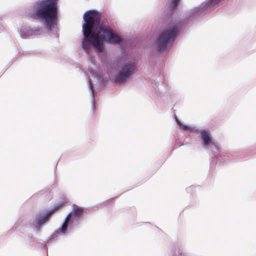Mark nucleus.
<instances>
[{
  "instance_id": "12",
  "label": "nucleus",
  "mask_w": 256,
  "mask_h": 256,
  "mask_svg": "<svg viewBox=\"0 0 256 256\" xmlns=\"http://www.w3.org/2000/svg\"><path fill=\"white\" fill-rule=\"evenodd\" d=\"M184 246V244L182 240L176 241L170 248L168 256H196V254L186 252L183 248Z\"/></svg>"
},
{
  "instance_id": "23",
  "label": "nucleus",
  "mask_w": 256,
  "mask_h": 256,
  "mask_svg": "<svg viewBox=\"0 0 256 256\" xmlns=\"http://www.w3.org/2000/svg\"><path fill=\"white\" fill-rule=\"evenodd\" d=\"M28 243L30 244H30H34V242H36V238L30 236H28Z\"/></svg>"
},
{
  "instance_id": "13",
  "label": "nucleus",
  "mask_w": 256,
  "mask_h": 256,
  "mask_svg": "<svg viewBox=\"0 0 256 256\" xmlns=\"http://www.w3.org/2000/svg\"><path fill=\"white\" fill-rule=\"evenodd\" d=\"M152 88L156 95L160 98L164 102L168 101V92L169 90L170 87L167 80L158 84L156 88Z\"/></svg>"
},
{
  "instance_id": "21",
  "label": "nucleus",
  "mask_w": 256,
  "mask_h": 256,
  "mask_svg": "<svg viewBox=\"0 0 256 256\" xmlns=\"http://www.w3.org/2000/svg\"><path fill=\"white\" fill-rule=\"evenodd\" d=\"M116 200V198H110L109 200H106L104 202L105 206H106L108 208L110 207L111 205Z\"/></svg>"
},
{
  "instance_id": "3",
  "label": "nucleus",
  "mask_w": 256,
  "mask_h": 256,
  "mask_svg": "<svg viewBox=\"0 0 256 256\" xmlns=\"http://www.w3.org/2000/svg\"><path fill=\"white\" fill-rule=\"evenodd\" d=\"M26 14L29 18L41 22L51 37H58L60 10L58 0H37L29 4Z\"/></svg>"
},
{
  "instance_id": "18",
  "label": "nucleus",
  "mask_w": 256,
  "mask_h": 256,
  "mask_svg": "<svg viewBox=\"0 0 256 256\" xmlns=\"http://www.w3.org/2000/svg\"><path fill=\"white\" fill-rule=\"evenodd\" d=\"M88 86V88L89 91L90 92V95L91 96V104H92V110L93 114H94L96 112V110L94 108V96L93 95L94 90H96V88L94 84L91 83L88 80H87Z\"/></svg>"
},
{
  "instance_id": "16",
  "label": "nucleus",
  "mask_w": 256,
  "mask_h": 256,
  "mask_svg": "<svg viewBox=\"0 0 256 256\" xmlns=\"http://www.w3.org/2000/svg\"><path fill=\"white\" fill-rule=\"evenodd\" d=\"M152 85V88H156V84L167 80L164 77L163 74L160 72H158V70L154 69L153 74L151 78Z\"/></svg>"
},
{
  "instance_id": "26",
  "label": "nucleus",
  "mask_w": 256,
  "mask_h": 256,
  "mask_svg": "<svg viewBox=\"0 0 256 256\" xmlns=\"http://www.w3.org/2000/svg\"><path fill=\"white\" fill-rule=\"evenodd\" d=\"M132 211L134 214L136 213V210L135 208H132Z\"/></svg>"
},
{
  "instance_id": "7",
  "label": "nucleus",
  "mask_w": 256,
  "mask_h": 256,
  "mask_svg": "<svg viewBox=\"0 0 256 256\" xmlns=\"http://www.w3.org/2000/svg\"><path fill=\"white\" fill-rule=\"evenodd\" d=\"M197 136L204 148L211 150L214 154L221 152V146L214 141L212 133L208 128H200L197 134Z\"/></svg>"
},
{
  "instance_id": "15",
  "label": "nucleus",
  "mask_w": 256,
  "mask_h": 256,
  "mask_svg": "<svg viewBox=\"0 0 256 256\" xmlns=\"http://www.w3.org/2000/svg\"><path fill=\"white\" fill-rule=\"evenodd\" d=\"M176 123L178 126V128L180 130H184L189 134L196 133L197 134L200 128H199L196 126H192L191 125L186 124L184 122H182L178 118L174 117Z\"/></svg>"
},
{
  "instance_id": "2",
  "label": "nucleus",
  "mask_w": 256,
  "mask_h": 256,
  "mask_svg": "<svg viewBox=\"0 0 256 256\" xmlns=\"http://www.w3.org/2000/svg\"><path fill=\"white\" fill-rule=\"evenodd\" d=\"M101 16V12L95 8L88 10L83 14L80 47L86 54L102 50L103 42H116L120 40L118 36L102 23Z\"/></svg>"
},
{
  "instance_id": "14",
  "label": "nucleus",
  "mask_w": 256,
  "mask_h": 256,
  "mask_svg": "<svg viewBox=\"0 0 256 256\" xmlns=\"http://www.w3.org/2000/svg\"><path fill=\"white\" fill-rule=\"evenodd\" d=\"M89 72L92 77L96 78L99 82V86L100 88L104 87L106 86V84H108L107 76L100 68H96V70H90Z\"/></svg>"
},
{
  "instance_id": "6",
  "label": "nucleus",
  "mask_w": 256,
  "mask_h": 256,
  "mask_svg": "<svg viewBox=\"0 0 256 256\" xmlns=\"http://www.w3.org/2000/svg\"><path fill=\"white\" fill-rule=\"evenodd\" d=\"M246 154L240 151H233L231 152H226L222 151L221 149V152L215 154L211 156L210 162V170H213L216 166L223 165L224 163L232 158H244Z\"/></svg>"
},
{
  "instance_id": "4",
  "label": "nucleus",
  "mask_w": 256,
  "mask_h": 256,
  "mask_svg": "<svg viewBox=\"0 0 256 256\" xmlns=\"http://www.w3.org/2000/svg\"><path fill=\"white\" fill-rule=\"evenodd\" d=\"M103 66L108 72L111 81L116 84H126L132 78L136 69L140 68L142 64L141 56L135 54L130 59L118 61L108 56H104L101 60Z\"/></svg>"
},
{
  "instance_id": "9",
  "label": "nucleus",
  "mask_w": 256,
  "mask_h": 256,
  "mask_svg": "<svg viewBox=\"0 0 256 256\" xmlns=\"http://www.w3.org/2000/svg\"><path fill=\"white\" fill-rule=\"evenodd\" d=\"M60 236H67L63 229L60 226L52 233L46 239L42 242L36 241L34 244H30V246L34 249L40 250L44 253L48 254V246H50L53 242H56L58 238Z\"/></svg>"
},
{
  "instance_id": "27",
  "label": "nucleus",
  "mask_w": 256,
  "mask_h": 256,
  "mask_svg": "<svg viewBox=\"0 0 256 256\" xmlns=\"http://www.w3.org/2000/svg\"><path fill=\"white\" fill-rule=\"evenodd\" d=\"M22 52V56H24V52Z\"/></svg>"
},
{
  "instance_id": "1",
  "label": "nucleus",
  "mask_w": 256,
  "mask_h": 256,
  "mask_svg": "<svg viewBox=\"0 0 256 256\" xmlns=\"http://www.w3.org/2000/svg\"><path fill=\"white\" fill-rule=\"evenodd\" d=\"M221 0H206L200 5L185 12L182 16L170 20L160 34H154L149 38V64L151 66L158 63V56L167 49L172 40L177 39L199 19L211 12Z\"/></svg>"
},
{
  "instance_id": "19",
  "label": "nucleus",
  "mask_w": 256,
  "mask_h": 256,
  "mask_svg": "<svg viewBox=\"0 0 256 256\" xmlns=\"http://www.w3.org/2000/svg\"><path fill=\"white\" fill-rule=\"evenodd\" d=\"M68 202V200L66 196H60V200L57 203L55 204L49 208V209L51 210L52 212L55 210L62 208L64 204H67Z\"/></svg>"
},
{
  "instance_id": "24",
  "label": "nucleus",
  "mask_w": 256,
  "mask_h": 256,
  "mask_svg": "<svg viewBox=\"0 0 256 256\" xmlns=\"http://www.w3.org/2000/svg\"><path fill=\"white\" fill-rule=\"evenodd\" d=\"M194 187L192 186H190L188 187H187L186 188V191L189 194H191L193 192Z\"/></svg>"
},
{
  "instance_id": "17",
  "label": "nucleus",
  "mask_w": 256,
  "mask_h": 256,
  "mask_svg": "<svg viewBox=\"0 0 256 256\" xmlns=\"http://www.w3.org/2000/svg\"><path fill=\"white\" fill-rule=\"evenodd\" d=\"M168 98H169L172 102L176 104L178 101L180 100L182 98V94L178 90H173L168 92Z\"/></svg>"
},
{
  "instance_id": "25",
  "label": "nucleus",
  "mask_w": 256,
  "mask_h": 256,
  "mask_svg": "<svg viewBox=\"0 0 256 256\" xmlns=\"http://www.w3.org/2000/svg\"><path fill=\"white\" fill-rule=\"evenodd\" d=\"M2 19L0 18V32H2L4 30V26L1 22Z\"/></svg>"
},
{
  "instance_id": "8",
  "label": "nucleus",
  "mask_w": 256,
  "mask_h": 256,
  "mask_svg": "<svg viewBox=\"0 0 256 256\" xmlns=\"http://www.w3.org/2000/svg\"><path fill=\"white\" fill-rule=\"evenodd\" d=\"M51 210L48 208L35 214L34 218L30 224V226L36 234H41L43 228L49 222L50 219Z\"/></svg>"
},
{
  "instance_id": "20",
  "label": "nucleus",
  "mask_w": 256,
  "mask_h": 256,
  "mask_svg": "<svg viewBox=\"0 0 256 256\" xmlns=\"http://www.w3.org/2000/svg\"><path fill=\"white\" fill-rule=\"evenodd\" d=\"M40 195L46 200H50L52 198V192L48 189L43 190L41 192Z\"/></svg>"
},
{
  "instance_id": "22",
  "label": "nucleus",
  "mask_w": 256,
  "mask_h": 256,
  "mask_svg": "<svg viewBox=\"0 0 256 256\" xmlns=\"http://www.w3.org/2000/svg\"><path fill=\"white\" fill-rule=\"evenodd\" d=\"M184 145V142H180V143H179V142H176L175 144H174V146H173L172 147V151L170 153V154L172 153V152L176 149Z\"/></svg>"
},
{
  "instance_id": "5",
  "label": "nucleus",
  "mask_w": 256,
  "mask_h": 256,
  "mask_svg": "<svg viewBox=\"0 0 256 256\" xmlns=\"http://www.w3.org/2000/svg\"><path fill=\"white\" fill-rule=\"evenodd\" d=\"M92 210V208H86L76 204L72 206L71 211L66 216L60 226L63 229L67 236L74 232L76 228L85 219L88 212Z\"/></svg>"
},
{
  "instance_id": "11",
  "label": "nucleus",
  "mask_w": 256,
  "mask_h": 256,
  "mask_svg": "<svg viewBox=\"0 0 256 256\" xmlns=\"http://www.w3.org/2000/svg\"><path fill=\"white\" fill-rule=\"evenodd\" d=\"M44 32V30L40 26L32 28L29 26H22L18 30V33L21 38L27 39L32 36L41 35Z\"/></svg>"
},
{
  "instance_id": "10",
  "label": "nucleus",
  "mask_w": 256,
  "mask_h": 256,
  "mask_svg": "<svg viewBox=\"0 0 256 256\" xmlns=\"http://www.w3.org/2000/svg\"><path fill=\"white\" fill-rule=\"evenodd\" d=\"M181 0H168L165 6L163 16L166 20L179 12Z\"/></svg>"
}]
</instances>
